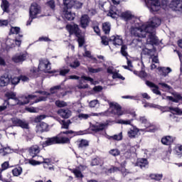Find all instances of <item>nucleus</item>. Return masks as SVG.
<instances>
[{
    "mask_svg": "<svg viewBox=\"0 0 182 182\" xmlns=\"http://www.w3.org/2000/svg\"><path fill=\"white\" fill-rule=\"evenodd\" d=\"M146 6L149 9L151 14H156L160 11V8L166 9L167 6L172 11H180L182 9V6L180 4L181 0H144Z\"/></svg>",
    "mask_w": 182,
    "mask_h": 182,
    "instance_id": "obj_1",
    "label": "nucleus"
},
{
    "mask_svg": "<svg viewBox=\"0 0 182 182\" xmlns=\"http://www.w3.org/2000/svg\"><path fill=\"white\" fill-rule=\"evenodd\" d=\"M135 19H138L139 22H136L134 20V25L131 27L132 32H150V31H154L156 28H159L161 25V18L155 16L149 19L146 23H143L140 21V18L135 17Z\"/></svg>",
    "mask_w": 182,
    "mask_h": 182,
    "instance_id": "obj_2",
    "label": "nucleus"
},
{
    "mask_svg": "<svg viewBox=\"0 0 182 182\" xmlns=\"http://www.w3.org/2000/svg\"><path fill=\"white\" fill-rule=\"evenodd\" d=\"M69 130L61 131L58 135L46 138V141L42 143L43 147L53 146V144H70V139H73V134H66Z\"/></svg>",
    "mask_w": 182,
    "mask_h": 182,
    "instance_id": "obj_3",
    "label": "nucleus"
},
{
    "mask_svg": "<svg viewBox=\"0 0 182 182\" xmlns=\"http://www.w3.org/2000/svg\"><path fill=\"white\" fill-rule=\"evenodd\" d=\"M107 126H112V122L110 119H108L105 123H100L98 125L90 122V127L87 129L80 130L78 132L70 129L67 131L65 134H73V137H76V136H84L85 134H92V132L95 133H99V132H103Z\"/></svg>",
    "mask_w": 182,
    "mask_h": 182,
    "instance_id": "obj_4",
    "label": "nucleus"
},
{
    "mask_svg": "<svg viewBox=\"0 0 182 182\" xmlns=\"http://www.w3.org/2000/svg\"><path fill=\"white\" fill-rule=\"evenodd\" d=\"M21 82V79L19 77H9V74L4 73L0 77V87H5L11 84L12 86H16L18 83Z\"/></svg>",
    "mask_w": 182,
    "mask_h": 182,
    "instance_id": "obj_5",
    "label": "nucleus"
},
{
    "mask_svg": "<svg viewBox=\"0 0 182 182\" xmlns=\"http://www.w3.org/2000/svg\"><path fill=\"white\" fill-rule=\"evenodd\" d=\"M50 61L48 60H39L38 69L43 73H49L51 76H58V70H50L51 68L49 66Z\"/></svg>",
    "mask_w": 182,
    "mask_h": 182,
    "instance_id": "obj_6",
    "label": "nucleus"
},
{
    "mask_svg": "<svg viewBox=\"0 0 182 182\" xmlns=\"http://www.w3.org/2000/svg\"><path fill=\"white\" fill-rule=\"evenodd\" d=\"M105 102H107L110 109L112 110L109 112L111 114H114V116H123L124 114V112L123 110H122V106L119 105L117 102H110V100L106 99V97L104 98Z\"/></svg>",
    "mask_w": 182,
    "mask_h": 182,
    "instance_id": "obj_7",
    "label": "nucleus"
},
{
    "mask_svg": "<svg viewBox=\"0 0 182 182\" xmlns=\"http://www.w3.org/2000/svg\"><path fill=\"white\" fill-rule=\"evenodd\" d=\"M63 12H65L64 18H65L67 21H73V19H75L73 14L72 11H68V9L73 8V0H63Z\"/></svg>",
    "mask_w": 182,
    "mask_h": 182,
    "instance_id": "obj_8",
    "label": "nucleus"
},
{
    "mask_svg": "<svg viewBox=\"0 0 182 182\" xmlns=\"http://www.w3.org/2000/svg\"><path fill=\"white\" fill-rule=\"evenodd\" d=\"M145 33H149L146 38V45H151V46H159V45H160L159 38H157V36H156L154 31L149 30V32H145Z\"/></svg>",
    "mask_w": 182,
    "mask_h": 182,
    "instance_id": "obj_9",
    "label": "nucleus"
},
{
    "mask_svg": "<svg viewBox=\"0 0 182 182\" xmlns=\"http://www.w3.org/2000/svg\"><path fill=\"white\" fill-rule=\"evenodd\" d=\"M13 125L10 126V127H21V129H29V123L26 122V121H23L18 117H12L11 118Z\"/></svg>",
    "mask_w": 182,
    "mask_h": 182,
    "instance_id": "obj_10",
    "label": "nucleus"
},
{
    "mask_svg": "<svg viewBox=\"0 0 182 182\" xmlns=\"http://www.w3.org/2000/svg\"><path fill=\"white\" fill-rule=\"evenodd\" d=\"M42 12V7L38 3L33 2L29 8V15L34 18H38V15Z\"/></svg>",
    "mask_w": 182,
    "mask_h": 182,
    "instance_id": "obj_11",
    "label": "nucleus"
},
{
    "mask_svg": "<svg viewBox=\"0 0 182 182\" xmlns=\"http://www.w3.org/2000/svg\"><path fill=\"white\" fill-rule=\"evenodd\" d=\"M117 39H119V35L112 36L111 38H107V36H101V43L105 46H109V42H112L114 46H117Z\"/></svg>",
    "mask_w": 182,
    "mask_h": 182,
    "instance_id": "obj_12",
    "label": "nucleus"
},
{
    "mask_svg": "<svg viewBox=\"0 0 182 182\" xmlns=\"http://www.w3.org/2000/svg\"><path fill=\"white\" fill-rule=\"evenodd\" d=\"M141 70L137 71V70H134L133 71V73L136 76H138V77H140V79H142L143 80H144V79H146L147 77V76H149V74H147L146 73V70H144L146 66L144 65V63L143 62V60L141 61Z\"/></svg>",
    "mask_w": 182,
    "mask_h": 182,
    "instance_id": "obj_13",
    "label": "nucleus"
},
{
    "mask_svg": "<svg viewBox=\"0 0 182 182\" xmlns=\"http://www.w3.org/2000/svg\"><path fill=\"white\" fill-rule=\"evenodd\" d=\"M36 133H39V134H42V133H48L49 132V124L46 122H41L39 124H37L36 127Z\"/></svg>",
    "mask_w": 182,
    "mask_h": 182,
    "instance_id": "obj_14",
    "label": "nucleus"
},
{
    "mask_svg": "<svg viewBox=\"0 0 182 182\" xmlns=\"http://www.w3.org/2000/svg\"><path fill=\"white\" fill-rule=\"evenodd\" d=\"M173 96H166V100H169V102H173V103H179L182 102V95L180 92H173L171 93Z\"/></svg>",
    "mask_w": 182,
    "mask_h": 182,
    "instance_id": "obj_15",
    "label": "nucleus"
},
{
    "mask_svg": "<svg viewBox=\"0 0 182 182\" xmlns=\"http://www.w3.org/2000/svg\"><path fill=\"white\" fill-rule=\"evenodd\" d=\"M119 11V9H117V7L114 5H111L109 6V10L107 14V16H110L112 19H116V21L118 19V18L120 17V14H117Z\"/></svg>",
    "mask_w": 182,
    "mask_h": 182,
    "instance_id": "obj_16",
    "label": "nucleus"
},
{
    "mask_svg": "<svg viewBox=\"0 0 182 182\" xmlns=\"http://www.w3.org/2000/svg\"><path fill=\"white\" fill-rule=\"evenodd\" d=\"M134 166L140 167V168H149V161L146 158H138Z\"/></svg>",
    "mask_w": 182,
    "mask_h": 182,
    "instance_id": "obj_17",
    "label": "nucleus"
},
{
    "mask_svg": "<svg viewBox=\"0 0 182 182\" xmlns=\"http://www.w3.org/2000/svg\"><path fill=\"white\" fill-rule=\"evenodd\" d=\"M5 97H6V100H4L5 103L6 104V106H11V104L9 103V100H18V97H16V92H12V91H8L4 94Z\"/></svg>",
    "mask_w": 182,
    "mask_h": 182,
    "instance_id": "obj_18",
    "label": "nucleus"
},
{
    "mask_svg": "<svg viewBox=\"0 0 182 182\" xmlns=\"http://www.w3.org/2000/svg\"><path fill=\"white\" fill-rule=\"evenodd\" d=\"M89 23H90V17H89V15L82 14L80 18V27L82 29H86V28L89 26Z\"/></svg>",
    "mask_w": 182,
    "mask_h": 182,
    "instance_id": "obj_19",
    "label": "nucleus"
},
{
    "mask_svg": "<svg viewBox=\"0 0 182 182\" xmlns=\"http://www.w3.org/2000/svg\"><path fill=\"white\" fill-rule=\"evenodd\" d=\"M11 60L14 62V63H21V62H25V60H26V54L23 53H16L12 57Z\"/></svg>",
    "mask_w": 182,
    "mask_h": 182,
    "instance_id": "obj_20",
    "label": "nucleus"
},
{
    "mask_svg": "<svg viewBox=\"0 0 182 182\" xmlns=\"http://www.w3.org/2000/svg\"><path fill=\"white\" fill-rule=\"evenodd\" d=\"M68 32L70 35H74L75 31H79V26L76 23L72 24H67L65 26Z\"/></svg>",
    "mask_w": 182,
    "mask_h": 182,
    "instance_id": "obj_21",
    "label": "nucleus"
},
{
    "mask_svg": "<svg viewBox=\"0 0 182 182\" xmlns=\"http://www.w3.org/2000/svg\"><path fill=\"white\" fill-rule=\"evenodd\" d=\"M151 107L154 109H158V110H161L162 113H166L167 112H171V109L173 107H168V106H161L159 105H151Z\"/></svg>",
    "mask_w": 182,
    "mask_h": 182,
    "instance_id": "obj_22",
    "label": "nucleus"
},
{
    "mask_svg": "<svg viewBox=\"0 0 182 182\" xmlns=\"http://www.w3.org/2000/svg\"><path fill=\"white\" fill-rule=\"evenodd\" d=\"M161 141L164 146H171L174 143V138L171 136H164Z\"/></svg>",
    "mask_w": 182,
    "mask_h": 182,
    "instance_id": "obj_23",
    "label": "nucleus"
},
{
    "mask_svg": "<svg viewBox=\"0 0 182 182\" xmlns=\"http://www.w3.org/2000/svg\"><path fill=\"white\" fill-rule=\"evenodd\" d=\"M39 72H41V70H39L36 67H33V69H31L30 70L31 79H38V77L41 76V74L39 73Z\"/></svg>",
    "mask_w": 182,
    "mask_h": 182,
    "instance_id": "obj_24",
    "label": "nucleus"
},
{
    "mask_svg": "<svg viewBox=\"0 0 182 182\" xmlns=\"http://www.w3.org/2000/svg\"><path fill=\"white\" fill-rule=\"evenodd\" d=\"M120 18H122V19H124L127 22L128 21H132V19H134V15L132 14L131 13H128L127 11L122 12L119 15Z\"/></svg>",
    "mask_w": 182,
    "mask_h": 182,
    "instance_id": "obj_25",
    "label": "nucleus"
},
{
    "mask_svg": "<svg viewBox=\"0 0 182 182\" xmlns=\"http://www.w3.org/2000/svg\"><path fill=\"white\" fill-rule=\"evenodd\" d=\"M139 132L140 129L137 128V127L134 126L133 129H130V131L128 132V136L129 139H135Z\"/></svg>",
    "mask_w": 182,
    "mask_h": 182,
    "instance_id": "obj_26",
    "label": "nucleus"
},
{
    "mask_svg": "<svg viewBox=\"0 0 182 182\" xmlns=\"http://www.w3.org/2000/svg\"><path fill=\"white\" fill-rule=\"evenodd\" d=\"M28 151L30 155L32 156V159H35L41 150H39V146H31L28 149Z\"/></svg>",
    "mask_w": 182,
    "mask_h": 182,
    "instance_id": "obj_27",
    "label": "nucleus"
},
{
    "mask_svg": "<svg viewBox=\"0 0 182 182\" xmlns=\"http://www.w3.org/2000/svg\"><path fill=\"white\" fill-rule=\"evenodd\" d=\"M145 127H146L145 129H140L141 132H146L147 133H156V132H157V127L151 125V124L145 125Z\"/></svg>",
    "mask_w": 182,
    "mask_h": 182,
    "instance_id": "obj_28",
    "label": "nucleus"
},
{
    "mask_svg": "<svg viewBox=\"0 0 182 182\" xmlns=\"http://www.w3.org/2000/svg\"><path fill=\"white\" fill-rule=\"evenodd\" d=\"M157 70L159 72H161L162 76L166 77L168 73H171L172 70L170 67H158Z\"/></svg>",
    "mask_w": 182,
    "mask_h": 182,
    "instance_id": "obj_29",
    "label": "nucleus"
},
{
    "mask_svg": "<svg viewBox=\"0 0 182 182\" xmlns=\"http://www.w3.org/2000/svg\"><path fill=\"white\" fill-rule=\"evenodd\" d=\"M58 114L62 117V119H69V110L66 109H60L57 112Z\"/></svg>",
    "mask_w": 182,
    "mask_h": 182,
    "instance_id": "obj_30",
    "label": "nucleus"
},
{
    "mask_svg": "<svg viewBox=\"0 0 182 182\" xmlns=\"http://www.w3.org/2000/svg\"><path fill=\"white\" fill-rule=\"evenodd\" d=\"M59 73L58 76H66L69 72H70V69L69 68L68 66H63L62 68H60V70H58Z\"/></svg>",
    "mask_w": 182,
    "mask_h": 182,
    "instance_id": "obj_31",
    "label": "nucleus"
},
{
    "mask_svg": "<svg viewBox=\"0 0 182 182\" xmlns=\"http://www.w3.org/2000/svg\"><path fill=\"white\" fill-rule=\"evenodd\" d=\"M117 46H121L120 51L127 50V45L123 44V38H121V36H119V39H117Z\"/></svg>",
    "mask_w": 182,
    "mask_h": 182,
    "instance_id": "obj_32",
    "label": "nucleus"
},
{
    "mask_svg": "<svg viewBox=\"0 0 182 182\" xmlns=\"http://www.w3.org/2000/svg\"><path fill=\"white\" fill-rule=\"evenodd\" d=\"M112 124H129L132 125V121L129 119L124 120V119H118V120H111V125Z\"/></svg>",
    "mask_w": 182,
    "mask_h": 182,
    "instance_id": "obj_33",
    "label": "nucleus"
},
{
    "mask_svg": "<svg viewBox=\"0 0 182 182\" xmlns=\"http://www.w3.org/2000/svg\"><path fill=\"white\" fill-rule=\"evenodd\" d=\"M71 173H73V174L75 176L76 178H83L85 177V175L82 173V171L77 168H73L70 169Z\"/></svg>",
    "mask_w": 182,
    "mask_h": 182,
    "instance_id": "obj_34",
    "label": "nucleus"
},
{
    "mask_svg": "<svg viewBox=\"0 0 182 182\" xmlns=\"http://www.w3.org/2000/svg\"><path fill=\"white\" fill-rule=\"evenodd\" d=\"M111 29H112V26H110V23L105 22L102 23V31L105 35H109L110 33Z\"/></svg>",
    "mask_w": 182,
    "mask_h": 182,
    "instance_id": "obj_35",
    "label": "nucleus"
},
{
    "mask_svg": "<svg viewBox=\"0 0 182 182\" xmlns=\"http://www.w3.org/2000/svg\"><path fill=\"white\" fill-rule=\"evenodd\" d=\"M1 8L3 9L4 12L9 14V1L8 0H2Z\"/></svg>",
    "mask_w": 182,
    "mask_h": 182,
    "instance_id": "obj_36",
    "label": "nucleus"
},
{
    "mask_svg": "<svg viewBox=\"0 0 182 182\" xmlns=\"http://www.w3.org/2000/svg\"><path fill=\"white\" fill-rule=\"evenodd\" d=\"M81 79H82L83 80H86V82H90L91 85H97L98 82L95 80V79H93V77H90V76H87L86 75H82L81 76Z\"/></svg>",
    "mask_w": 182,
    "mask_h": 182,
    "instance_id": "obj_37",
    "label": "nucleus"
},
{
    "mask_svg": "<svg viewBox=\"0 0 182 182\" xmlns=\"http://www.w3.org/2000/svg\"><path fill=\"white\" fill-rule=\"evenodd\" d=\"M86 147H89V141L84 139H80L78 144V149H86Z\"/></svg>",
    "mask_w": 182,
    "mask_h": 182,
    "instance_id": "obj_38",
    "label": "nucleus"
},
{
    "mask_svg": "<svg viewBox=\"0 0 182 182\" xmlns=\"http://www.w3.org/2000/svg\"><path fill=\"white\" fill-rule=\"evenodd\" d=\"M151 180L155 181H160L163 178V173H151L149 175Z\"/></svg>",
    "mask_w": 182,
    "mask_h": 182,
    "instance_id": "obj_39",
    "label": "nucleus"
},
{
    "mask_svg": "<svg viewBox=\"0 0 182 182\" xmlns=\"http://www.w3.org/2000/svg\"><path fill=\"white\" fill-rule=\"evenodd\" d=\"M17 103L11 105L12 107H15V106H25V105H29V100H26V101H21L19 98H18L17 100H16Z\"/></svg>",
    "mask_w": 182,
    "mask_h": 182,
    "instance_id": "obj_40",
    "label": "nucleus"
},
{
    "mask_svg": "<svg viewBox=\"0 0 182 182\" xmlns=\"http://www.w3.org/2000/svg\"><path fill=\"white\" fill-rule=\"evenodd\" d=\"M11 171L14 177H18V176L22 174V168L18 166V168H14Z\"/></svg>",
    "mask_w": 182,
    "mask_h": 182,
    "instance_id": "obj_41",
    "label": "nucleus"
},
{
    "mask_svg": "<svg viewBox=\"0 0 182 182\" xmlns=\"http://www.w3.org/2000/svg\"><path fill=\"white\" fill-rule=\"evenodd\" d=\"M20 32H21V27H18V26L12 27L10 29L9 35H14V33L16 35H19Z\"/></svg>",
    "mask_w": 182,
    "mask_h": 182,
    "instance_id": "obj_42",
    "label": "nucleus"
},
{
    "mask_svg": "<svg viewBox=\"0 0 182 182\" xmlns=\"http://www.w3.org/2000/svg\"><path fill=\"white\" fill-rule=\"evenodd\" d=\"M78 83L79 85H77L76 86V87H77V89L82 90V89H89V85L87 84H85L84 85H83V79H79L78 80Z\"/></svg>",
    "mask_w": 182,
    "mask_h": 182,
    "instance_id": "obj_43",
    "label": "nucleus"
},
{
    "mask_svg": "<svg viewBox=\"0 0 182 182\" xmlns=\"http://www.w3.org/2000/svg\"><path fill=\"white\" fill-rule=\"evenodd\" d=\"M26 112L28 113H38V111L35 107H26L22 113H26Z\"/></svg>",
    "mask_w": 182,
    "mask_h": 182,
    "instance_id": "obj_44",
    "label": "nucleus"
},
{
    "mask_svg": "<svg viewBox=\"0 0 182 182\" xmlns=\"http://www.w3.org/2000/svg\"><path fill=\"white\" fill-rule=\"evenodd\" d=\"M79 79H80V77L79 75H68V77H65V78L64 79L63 82L65 83V82H66L67 80H79Z\"/></svg>",
    "mask_w": 182,
    "mask_h": 182,
    "instance_id": "obj_45",
    "label": "nucleus"
},
{
    "mask_svg": "<svg viewBox=\"0 0 182 182\" xmlns=\"http://www.w3.org/2000/svg\"><path fill=\"white\" fill-rule=\"evenodd\" d=\"M47 6H49L52 11H55L56 9V4L55 3V0H50L46 3Z\"/></svg>",
    "mask_w": 182,
    "mask_h": 182,
    "instance_id": "obj_46",
    "label": "nucleus"
},
{
    "mask_svg": "<svg viewBox=\"0 0 182 182\" xmlns=\"http://www.w3.org/2000/svg\"><path fill=\"white\" fill-rule=\"evenodd\" d=\"M102 70H103V68H93V67L88 68V73H99V72H102Z\"/></svg>",
    "mask_w": 182,
    "mask_h": 182,
    "instance_id": "obj_47",
    "label": "nucleus"
},
{
    "mask_svg": "<svg viewBox=\"0 0 182 182\" xmlns=\"http://www.w3.org/2000/svg\"><path fill=\"white\" fill-rule=\"evenodd\" d=\"M77 42L78 43V48H82L83 45L86 43V39L85 38L84 36H82L80 38H78Z\"/></svg>",
    "mask_w": 182,
    "mask_h": 182,
    "instance_id": "obj_48",
    "label": "nucleus"
},
{
    "mask_svg": "<svg viewBox=\"0 0 182 182\" xmlns=\"http://www.w3.org/2000/svg\"><path fill=\"white\" fill-rule=\"evenodd\" d=\"M73 6H74L75 9H82V8H83V3L79 1H73Z\"/></svg>",
    "mask_w": 182,
    "mask_h": 182,
    "instance_id": "obj_49",
    "label": "nucleus"
},
{
    "mask_svg": "<svg viewBox=\"0 0 182 182\" xmlns=\"http://www.w3.org/2000/svg\"><path fill=\"white\" fill-rule=\"evenodd\" d=\"M171 112H175V114H176L177 116H182V109L178 107H172V108H171Z\"/></svg>",
    "mask_w": 182,
    "mask_h": 182,
    "instance_id": "obj_50",
    "label": "nucleus"
},
{
    "mask_svg": "<svg viewBox=\"0 0 182 182\" xmlns=\"http://www.w3.org/2000/svg\"><path fill=\"white\" fill-rule=\"evenodd\" d=\"M61 87H62L60 85H55L52 87L51 88H50V95H55V93H57L58 90L61 89Z\"/></svg>",
    "mask_w": 182,
    "mask_h": 182,
    "instance_id": "obj_51",
    "label": "nucleus"
},
{
    "mask_svg": "<svg viewBox=\"0 0 182 182\" xmlns=\"http://www.w3.org/2000/svg\"><path fill=\"white\" fill-rule=\"evenodd\" d=\"M112 140H116L117 141H120V140H123V132H120L119 134L113 135Z\"/></svg>",
    "mask_w": 182,
    "mask_h": 182,
    "instance_id": "obj_52",
    "label": "nucleus"
},
{
    "mask_svg": "<svg viewBox=\"0 0 182 182\" xmlns=\"http://www.w3.org/2000/svg\"><path fill=\"white\" fill-rule=\"evenodd\" d=\"M14 41L8 38L6 40V45L9 48H14L15 46V43H14Z\"/></svg>",
    "mask_w": 182,
    "mask_h": 182,
    "instance_id": "obj_53",
    "label": "nucleus"
},
{
    "mask_svg": "<svg viewBox=\"0 0 182 182\" xmlns=\"http://www.w3.org/2000/svg\"><path fill=\"white\" fill-rule=\"evenodd\" d=\"M55 105L57 107H66V106H68V103L65 101L57 100L55 101Z\"/></svg>",
    "mask_w": 182,
    "mask_h": 182,
    "instance_id": "obj_54",
    "label": "nucleus"
},
{
    "mask_svg": "<svg viewBox=\"0 0 182 182\" xmlns=\"http://www.w3.org/2000/svg\"><path fill=\"white\" fill-rule=\"evenodd\" d=\"M158 85L159 86H161L162 89H167L168 90H171V89H173V87L171 86L168 85L166 82H159Z\"/></svg>",
    "mask_w": 182,
    "mask_h": 182,
    "instance_id": "obj_55",
    "label": "nucleus"
},
{
    "mask_svg": "<svg viewBox=\"0 0 182 182\" xmlns=\"http://www.w3.org/2000/svg\"><path fill=\"white\" fill-rule=\"evenodd\" d=\"M152 89H153L152 90L153 93H154L155 95L161 96V92L159 90L160 87H159V85H156Z\"/></svg>",
    "mask_w": 182,
    "mask_h": 182,
    "instance_id": "obj_56",
    "label": "nucleus"
},
{
    "mask_svg": "<svg viewBox=\"0 0 182 182\" xmlns=\"http://www.w3.org/2000/svg\"><path fill=\"white\" fill-rule=\"evenodd\" d=\"M70 68L73 69H76L77 68H79L80 66V61L77 60H75L73 63V64H70Z\"/></svg>",
    "mask_w": 182,
    "mask_h": 182,
    "instance_id": "obj_57",
    "label": "nucleus"
},
{
    "mask_svg": "<svg viewBox=\"0 0 182 182\" xmlns=\"http://www.w3.org/2000/svg\"><path fill=\"white\" fill-rule=\"evenodd\" d=\"M109 154H112V156H114V157H116L117 156H120V151L117 149H111L109 151Z\"/></svg>",
    "mask_w": 182,
    "mask_h": 182,
    "instance_id": "obj_58",
    "label": "nucleus"
},
{
    "mask_svg": "<svg viewBox=\"0 0 182 182\" xmlns=\"http://www.w3.org/2000/svg\"><path fill=\"white\" fill-rule=\"evenodd\" d=\"M9 161H4L2 164H1V171H5V170H8V168H9Z\"/></svg>",
    "mask_w": 182,
    "mask_h": 182,
    "instance_id": "obj_59",
    "label": "nucleus"
},
{
    "mask_svg": "<svg viewBox=\"0 0 182 182\" xmlns=\"http://www.w3.org/2000/svg\"><path fill=\"white\" fill-rule=\"evenodd\" d=\"M60 124H61V129H65L66 130H69V125L66 123V121L65 119H62L60 122Z\"/></svg>",
    "mask_w": 182,
    "mask_h": 182,
    "instance_id": "obj_60",
    "label": "nucleus"
},
{
    "mask_svg": "<svg viewBox=\"0 0 182 182\" xmlns=\"http://www.w3.org/2000/svg\"><path fill=\"white\" fill-rule=\"evenodd\" d=\"M102 90H103V87L101 85H97L92 88V92H95V93H99L102 92Z\"/></svg>",
    "mask_w": 182,
    "mask_h": 182,
    "instance_id": "obj_61",
    "label": "nucleus"
},
{
    "mask_svg": "<svg viewBox=\"0 0 182 182\" xmlns=\"http://www.w3.org/2000/svg\"><path fill=\"white\" fill-rule=\"evenodd\" d=\"M145 80V85H146V86H148V87H151L152 89L154 87V86L156 85V84L149 80H146V78L144 80Z\"/></svg>",
    "mask_w": 182,
    "mask_h": 182,
    "instance_id": "obj_62",
    "label": "nucleus"
},
{
    "mask_svg": "<svg viewBox=\"0 0 182 182\" xmlns=\"http://www.w3.org/2000/svg\"><path fill=\"white\" fill-rule=\"evenodd\" d=\"M151 59H152L153 63H159V55H155L154 54L151 55Z\"/></svg>",
    "mask_w": 182,
    "mask_h": 182,
    "instance_id": "obj_63",
    "label": "nucleus"
},
{
    "mask_svg": "<svg viewBox=\"0 0 182 182\" xmlns=\"http://www.w3.org/2000/svg\"><path fill=\"white\" fill-rule=\"evenodd\" d=\"M99 103V101L97 100H93L90 102L89 107H96V105Z\"/></svg>",
    "mask_w": 182,
    "mask_h": 182,
    "instance_id": "obj_64",
    "label": "nucleus"
}]
</instances>
